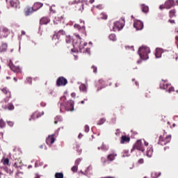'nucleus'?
Listing matches in <instances>:
<instances>
[{"label":"nucleus","instance_id":"0eeeda50","mask_svg":"<svg viewBox=\"0 0 178 178\" xmlns=\"http://www.w3.org/2000/svg\"><path fill=\"white\" fill-rule=\"evenodd\" d=\"M67 84V79L63 76H60L57 79L56 86L57 87H65Z\"/></svg>","mask_w":178,"mask_h":178},{"label":"nucleus","instance_id":"a19ab883","mask_svg":"<svg viewBox=\"0 0 178 178\" xmlns=\"http://www.w3.org/2000/svg\"><path fill=\"white\" fill-rule=\"evenodd\" d=\"M101 149L102 151H108V149H109V147H108V146L102 144V147H101Z\"/></svg>","mask_w":178,"mask_h":178},{"label":"nucleus","instance_id":"4be33fe9","mask_svg":"<svg viewBox=\"0 0 178 178\" xmlns=\"http://www.w3.org/2000/svg\"><path fill=\"white\" fill-rule=\"evenodd\" d=\"M42 3L40 2L35 3L33 6L32 7L33 10L35 12V10H38L40 8H42Z\"/></svg>","mask_w":178,"mask_h":178},{"label":"nucleus","instance_id":"4d7b16f0","mask_svg":"<svg viewBox=\"0 0 178 178\" xmlns=\"http://www.w3.org/2000/svg\"><path fill=\"white\" fill-rule=\"evenodd\" d=\"M144 163V160L143 159H140L138 160V163Z\"/></svg>","mask_w":178,"mask_h":178},{"label":"nucleus","instance_id":"bf43d9fd","mask_svg":"<svg viewBox=\"0 0 178 178\" xmlns=\"http://www.w3.org/2000/svg\"><path fill=\"white\" fill-rule=\"evenodd\" d=\"M96 8H97V9H102V6L98 5V6H96Z\"/></svg>","mask_w":178,"mask_h":178},{"label":"nucleus","instance_id":"a211bd4d","mask_svg":"<svg viewBox=\"0 0 178 178\" xmlns=\"http://www.w3.org/2000/svg\"><path fill=\"white\" fill-rule=\"evenodd\" d=\"M8 49V44L6 43L0 42V52H6Z\"/></svg>","mask_w":178,"mask_h":178},{"label":"nucleus","instance_id":"6e6552de","mask_svg":"<svg viewBox=\"0 0 178 178\" xmlns=\"http://www.w3.org/2000/svg\"><path fill=\"white\" fill-rule=\"evenodd\" d=\"M134 27L137 31L143 30V29H144V24H143V22H141L138 19H135L134 22Z\"/></svg>","mask_w":178,"mask_h":178},{"label":"nucleus","instance_id":"052dcab7","mask_svg":"<svg viewBox=\"0 0 178 178\" xmlns=\"http://www.w3.org/2000/svg\"><path fill=\"white\" fill-rule=\"evenodd\" d=\"M71 97H72V98H74V97H76V93L72 92V93L71 94Z\"/></svg>","mask_w":178,"mask_h":178},{"label":"nucleus","instance_id":"c85d7f7f","mask_svg":"<svg viewBox=\"0 0 178 178\" xmlns=\"http://www.w3.org/2000/svg\"><path fill=\"white\" fill-rule=\"evenodd\" d=\"M6 108L8 111H13V109H15V106H13V104L10 103L7 105Z\"/></svg>","mask_w":178,"mask_h":178},{"label":"nucleus","instance_id":"473e14b6","mask_svg":"<svg viewBox=\"0 0 178 178\" xmlns=\"http://www.w3.org/2000/svg\"><path fill=\"white\" fill-rule=\"evenodd\" d=\"M6 126V123H5V121H3V119L0 120V129H3Z\"/></svg>","mask_w":178,"mask_h":178},{"label":"nucleus","instance_id":"680f3d73","mask_svg":"<svg viewBox=\"0 0 178 178\" xmlns=\"http://www.w3.org/2000/svg\"><path fill=\"white\" fill-rule=\"evenodd\" d=\"M3 170H5V168H0V175H2V172H2V171H3Z\"/></svg>","mask_w":178,"mask_h":178},{"label":"nucleus","instance_id":"603ef678","mask_svg":"<svg viewBox=\"0 0 178 178\" xmlns=\"http://www.w3.org/2000/svg\"><path fill=\"white\" fill-rule=\"evenodd\" d=\"M92 69L93 70V73H97V67L95 66H92Z\"/></svg>","mask_w":178,"mask_h":178},{"label":"nucleus","instance_id":"ddd939ff","mask_svg":"<svg viewBox=\"0 0 178 178\" xmlns=\"http://www.w3.org/2000/svg\"><path fill=\"white\" fill-rule=\"evenodd\" d=\"M55 143V138H54V135H49L48 138L46 139V143L47 145H52Z\"/></svg>","mask_w":178,"mask_h":178},{"label":"nucleus","instance_id":"79ce46f5","mask_svg":"<svg viewBox=\"0 0 178 178\" xmlns=\"http://www.w3.org/2000/svg\"><path fill=\"white\" fill-rule=\"evenodd\" d=\"M2 162L3 163V165H5L6 166L9 165V159H4L3 160H2Z\"/></svg>","mask_w":178,"mask_h":178},{"label":"nucleus","instance_id":"f8f14e48","mask_svg":"<svg viewBox=\"0 0 178 178\" xmlns=\"http://www.w3.org/2000/svg\"><path fill=\"white\" fill-rule=\"evenodd\" d=\"M10 70L15 73H20L22 72V69L19 66H15L13 64H9Z\"/></svg>","mask_w":178,"mask_h":178},{"label":"nucleus","instance_id":"39448f33","mask_svg":"<svg viewBox=\"0 0 178 178\" xmlns=\"http://www.w3.org/2000/svg\"><path fill=\"white\" fill-rule=\"evenodd\" d=\"M123 27H124L123 21H117L113 23V31H120V30H123Z\"/></svg>","mask_w":178,"mask_h":178},{"label":"nucleus","instance_id":"338daca9","mask_svg":"<svg viewBox=\"0 0 178 178\" xmlns=\"http://www.w3.org/2000/svg\"><path fill=\"white\" fill-rule=\"evenodd\" d=\"M81 137H83V134H79V138H81Z\"/></svg>","mask_w":178,"mask_h":178},{"label":"nucleus","instance_id":"f3484780","mask_svg":"<svg viewBox=\"0 0 178 178\" xmlns=\"http://www.w3.org/2000/svg\"><path fill=\"white\" fill-rule=\"evenodd\" d=\"M116 156H118V154L113 152L107 156V159L110 162H113V161H115V158H116Z\"/></svg>","mask_w":178,"mask_h":178},{"label":"nucleus","instance_id":"423d86ee","mask_svg":"<svg viewBox=\"0 0 178 178\" xmlns=\"http://www.w3.org/2000/svg\"><path fill=\"white\" fill-rule=\"evenodd\" d=\"M134 149H138V151H141L142 152H144V151H145V149L144 148V146L143 145V142L141 141V140H138L135 143L133 149L131 150V152H133V151H134Z\"/></svg>","mask_w":178,"mask_h":178},{"label":"nucleus","instance_id":"de8ad7c7","mask_svg":"<svg viewBox=\"0 0 178 178\" xmlns=\"http://www.w3.org/2000/svg\"><path fill=\"white\" fill-rule=\"evenodd\" d=\"M85 131L86 133H88L90 131V127L88 125L85 126Z\"/></svg>","mask_w":178,"mask_h":178},{"label":"nucleus","instance_id":"a18cd8bd","mask_svg":"<svg viewBox=\"0 0 178 178\" xmlns=\"http://www.w3.org/2000/svg\"><path fill=\"white\" fill-rule=\"evenodd\" d=\"M122 156L123 158H124V156H130V154H129V151L126 150Z\"/></svg>","mask_w":178,"mask_h":178},{"label":"nucleus","instance_id":"e433bc0d","mask_svg":"<svg viewBox=\"0 0 178 178\" xmlns=\"http://www.w3.org/2000/svg\"><path fill=\"white\" fill-rule=\"evenodd\" d=\"M62 19H63V17H55L54 20V24H58V22H59V20H62Z\"/></svg>","mask_w":178,"mask_h":178},{"label":"nucleus","instance_id":"8fccbe9b","mask_svg":"<svg viewBox=\"0 0 178 178\" xmlns=\"http://www.w3.org/2000/svg\"><path fill=\"white\" fill-rule=\"evenodd\" d=\"M101 161H102V163H104V165H105V163H106V159L105 157H102Z\"/></svg>","mask_w":178,"mask_h":178},{"label":"nucleus","instance_id":"bb28decb","mask_svg":"<svg viewBox=\"0 0 178 178\" xmlns=\"http://www.w3.org/2000/svg\"><path fill=\"white\" fill-rule=\"evenodd\" d=\"M140 6H141L142 11H143L144 13H147L148 10H149V8H148V6H145L144 4H141Z\"/></svg>","mask_w":178,"mask_h":178},{"label":"nucleus","instance_id":"9b49d317","mask_svg":"<svg viewBox=\"0 0 178 178\" xmlns=\"http://www.w3.org/2000/svg\"><path fill=\"white\" fill-rule=\"evenodd\" d=\"M172 136L168 135L166 136L165 140H163L162 139V136H160L159 138V144H161V145H166V144H168V143H170V138H171Z\"/></svg>","mask_w":178,"mask_h":178},{"label":"nucleus","instance_id":"5fc2aeb1","mask_svg":"<svg viewBox=\"0 0 178 178\" xmlns=\"http://www.w3.org/2000/svg\"><path fill=\"white\" fill-rule=\"evenodd\" d=\"M40 106H42V107L47 106V103H45V102H42L40 103Z\"/></svg>","mask_w":178,"mask_h":178},{"label":"nucleus","instance_id":"dca6fc26","mask_svg":"<svg viewBox=\"0 0 178 178\" xmlns=\"http://www.w3.org/2000/svg\"><path fill=\"white\" fill-rule=\"evenodd\" d=\"M65 31L61 30V31H59L57 33L54 34L52 38L53 40H56V38L59 40V35H65Z\"/></svg>","mask_w":178,"mask_h":178},{"label":"nucleus","instance_id":"c03bdc74","mask_svg":"<svg viewBox=\"0 0 178 178\" xmlns=\"http://www.w3.org/2000/svg\"><path fill=\"white\" fill-rule=\"evenodd\" d=\"M77 169H78V167H77V165H74L72 168H71V170L74 172V173H75V172H77Z\"/></svg>","mask_w":178,"mask_h":178},{"label":"nucleus","instance_id":"5701e85b","mask_svg":"<svg viewBox=\"0 0 178 178\" xmlns=\"http://www.w3.org/2000/svg\"><path fill=\"white\" fill-rule=\"evenodd\" d=\"M130 141V138L126 136H122L121 137L120 143L121 144H126V143H129Z\"/></svg>","mask_w":178,"mask_h":178},{"label":"nucleus","instance_id":"a878e982","mask_svg":"<svg viewBox=\"0 0 178 178\" xmlns=\"http://www.w3.org/2000/svg\"><path fill=\"white\" fill-rule=\"evenodd\" d=\"M62 120H63L62 116L60 115L56 116V118H54V124H58V122H62Z\"/></svg>","mask_w":178,"mask_h":178},{"label":"nucleus","instance_id":"774afa93","mask_svg":"<svg viewBox=\"0 0 178 178\" xmlns=\"http://www.w3.org/2000/svg\"><path fill=\"white\" fill-rule=\"evenodd\" d=\"M84 101H87V99H84V100L81 101V104H84Z\"/></svg>","mask_w":178,"mask_h":178},{"label":"nucleus","instance_id":"3c124183","mask_svg":"<svg viewBox=\"0 0 178 178\" xmlns=\"http://www.w3.org/2000/svg\"><path fill=\"white\" fill-rule=\"evenodd\" d=\"M54 8H55V6H52L51 7H50V12L55 13V9H54Z\"/></svg>","mask_w":178,"mask_h":178},{"label":"nucleus","instance_id":"864d4df0","mask_svg":"<svg viewBox=\"0 0 178 178\" xmlns=\"http://www.w3.org/2000/svg\"><path fill=\"white\" fill-rule=\"evenodd\" d=\"M26 81L27 83H29V84H31V78L30 77L26 78Z\"/></svg>","mask_w":178,"mask_h":178},{"label":"nucleus","instance_id":"4c0bfd02","mask_svg":"<svg viewBox=\"0 0 178 178\" xmlns=\"http://www.w3.org/2000/svg\"><path fill=\"white\" fill-rule=\"evenodd\" d=\"M100 19H103V20H106V19H108V15H106L105 13H102L100 15Z\"/></svg>","mask_w":178,"mask_h":178},{"label":"nucleus","instance_id":"9d476101","mask_svg":"<svg viewBox=\"0 0 178 178\" xmlns=\"http://www.w3.org/2000/svg\"><path fill=\"white\" fill-rule=\"evenodd\" d=\"M42 115H44V111L35 112L33 114L31 115V118H29V122H31L32 120H35V118L38 119V118H41Z\"/></svg>","mask_w":178,"mask_h":178},{"label":"nucleus","instance_id":"b1692460","mask_svg":"<svg viewBox=\"0 0 178 178\" xmlns=\"http://www.w3.org/2000/svg\"><path fill=\"white\" fill-rule=\"evenodd\" d=\"M49 22H51L49 18L44 17L40 19V24H48Z\"/></svg>","mask_w":178,"mask_h":178},{"label":"nucleus","instance_id":"f704fd0d","mask_svg":"<svg viewBox=\"0 0 178 178\" xmlns=\"http://www.w3.org/2000/svg\"><path fill=\"white\" fill-rule=\"evenodd\" d=\"M106 122V120L105 118H101L99 121L98 122L97 124L99 126H101L102 124H104Z\"/></svg>","mask_w":178,"mask_h":178},{"label":"nucleus","instance_id":"412c9836","mask_svg":"<svg viewBox=\"0 0 178 178\" xmlns=\"http://www.w3.org/2000/svg\"><path fill=\"white\" fill-rule=\"evenodd\" d=\"M153 152H154V149H152V146L149 145L146 152L147 156H148V158H151V156H152Z\"/></svg>","mask_w":178,"mask_h":178},{"label":"nucleus","instance_id":"13d9d810","mask_svg":"<svg viewBox=\"0 0 178 178\" xmlns=\"http://www.w3.org/2000/svg\"><path fill=\"white\" fill-rule=\"evenodd\" d=\"M143 143L145 144V147H148V143L143 140Z\"/></svg>","mask_w":178,"mask_h":178},{"label":"nucleus","instance_id":"cd10ccee","mask_svg":"<svg viewBox=\"0 0 178 178\" xmlns=\"http://www.w3.org/2000/svg\"><path fill=\"white\" fill-rule=\"evenodd\" d=\"M79 90L80 91H82V92H87V86H86L84 84H81L79 86Z\"/></svg>","mask_w":178,"mask_h":178},{"label":"nucleus","instance_id":"2eb2a0df","mask_svg":"<svg viewBox=\"0 0 178 178\" xmlns=\"http://www.w3.org/2000/svg\"><path fill=\"white\" fill-rule=\"evenodd\" d=\"M168 87H169V85L168 83V81L162 80L161 83H160V88L161 90H166V88H168Z\"/></svg>","mask_w":178,"mask_h":178},{"label":"nucleus","instance_id":"ea45409f","mask_svg":"<svg viewBox=\"0 0 178 178\" xmlns=\"http://www.w3.org/2000/svg\"><path fill=\"white\" fill-rule=\"evenodd\" d=\"M65 41L67 44H72V38H70V36H66Z\"/></svg>","mask_w":178,"mask_h":178},{"label":"nucleus","instance_id":"f257e3e1","mask_svg":"<svg viewBox=\"0 0 178 178\" xmlns=\"http://www.w3.org/2000/svg\"><path fill=\"white\" fill-rule=\"evenodd\" d=\"M77 42L73 43L74 49H72V52H83V54H88L90 55V49L87 48L86 49H84V47L87 46V42H83L81 40V38H80V35L77 34H74Z\"/></svg>","mask_w":178,"mask_h":178},{"label":"nucleus","instance_id":"09e8293b","mask_svg":"<svg viewBox=\"0 0 178 178\" xmlns=\"http://www.w3.org/2000/svg\"><path fill=\"white\" fill-rule=\"evenodd\" d=\"M168 92L170 94L172 93V92H175V88H173V87L170 88L169 90H168Z\"/></svg>","mask_w":178,"mask_h":178},{"label":"nucleus","instance_id":"0e129e2a","mask_svg":"<svg viewBox=\"0 0 178 178\" xmlns=\"http://www.w3.org/2000/svg\"><path fill=\"white\" fill-rule=\"evenodd\" d=\"M169 22L171 23V24H173V23H175V20H173V19H170V20H169Z\"/></svg>","mask_w":178,"mask_h":178},{"label":"nucleus","instance_id":"69168bd1","mask_svg":"<svg viewBox=\"0 0 178 178\" xmlns=\"http://www.w3.org/2000/svg\"><path fill=\"white\" fill-rule=\"evenodd\" d=\"M89 2L90 3H94V2H95V0H90Z\"/></svg>","mask_w":178,"mask_h":178},{"label":"nucleus","instance_id":"e2e57ef3","mask_svg":"<svg viewBox=\"0 0 178 178\" xmlns=\"http://www.w3.org/2000/svg\"><path fill=\"white\" fill-rule=\"evenodd\" d=\"M79 10L83 12V10H84V5L82 4V9H79Z\"/></svg>","mask_w":178,"mask_h":178},{"label":"nucleus","instance_id":"c756f323","mask_svg":"<svg viewBox=\"0 0 178 178\" xmlns=\"http://www.w3.org/2000/svg\"><path fill=\"white\" fill-rule=\"evenodd\" d=\"M1 90L3 94H9V95H10V92H9V89H8V88H1Z\"/></svg>","mask_w":178,"mask_h":178},{"label":"nucleus","instance_id":"6ab92c4d","mask_svg":"<svg viewBox=\"0 0 178 178\" xmlns=\"http://www.w3.org/2000/svg\"><path fill=\"white\" fill-rule=\"evenodd\" d=\"M163 51L161 48H157L156 49V53H155V56L156 58H159L162 56V53Z\"/></svg>","mask_w":178,"mask_h":178},{"label":"nucleus","instance_id":"4468645a","mask_svg":"<svg viewBox=\"0 0 178 178\" xmlns=\"http://www.w3.org/2000/svg\"><path fill=\"white\" fill-rule=\"evenodd\" d=\"M9 3L12 8H15V9H20V5L19 2H16L13 0H10Z\"/></svg>","mask_w":178,"mask_h":178},{"label":"nucleus","instance_id":"37998d69","mask_svg":"<svg viewBox=\"0 0 178 178\" xmlns=\"http://www.w3.org/2000/svg\"><path fill=\"white\" fill-rule=\"evenodd\" d=\"M81 161H83V159H81V158L77 159L75 161V165H76V166H79V165H80V162H81Z\"/></svg>","mask_w":178,"mask_h":178},{"label":"nucleus","instance_id":"49530a36","mask_svg":"<svg viewBox=\"0 0 178 178\" xmlns=\"http://www.w3.org/2000/svg\"><path fill=\"white\" fill-rule=\"evenodd\" d=\"M7 123L10 127H13V124H15V123L12 121H8Z\"/></svg>","mask_w":178,"mask_h":178},{"label":"nucleus","instance_id":"2f4dec72","mask_svg":"<svg viewBox=\"0 0 178 178\" xmlns=\"http://www.w3.org/2000/svg\"><path fill=\"white\" fill-rule=\"evenodd\" d=\"M90 169H91V167H88L85 171V173L83 171H80V173H81V175H85L86 176H88V175H89L88 171L90 170Z\"/></svg>","mask_w":178,"mask_h":178},{"label":"nucleus","instance_id":"7c9ffc66","mask_svg":"<svg viewBox=\"0 0 178 178\" xmlns=\"http://www.w3.org/2000/svg\"><path fill=\"white\" fill-rule=\"evenodd\" d=\"M160 175H161V172H153L152 173V178H158V177H159Z\"/></svg>","mask_w":178,"mask_h":178},{"label":"nucleus","instance_id":"7ed1b4c3","mask_svg":"<svg viewBox=\"0 0 178 178\" xmlns=\"http://www.w3.org/2000/svg\"><path fill=\"white\" fill-rule=\"evenodd\" d=\"M138 54L140 58V60L137 61V63H141V60H147L149 59L148 54H151V50L147 46H143L139 47Z\"/></svg>","mask_w":178,"mask_h":178},{"label":"nucleus","instance_id":"393cba45","mask_svg":"<svg viewBox=\"0 0 178 178\" xmlns=\"http://www.w3.org/2000/svg\"><path fill=\"white\" fill-rule=\"evenodd\" d=\"M74 29H78V30H81V33H86V27L82 26L80 28V25L79 24H75L74 26Z\"/></svg>","mask_w":178,"mask_h":178},{"label":"nucleus","instance_id":"1a4fd4ad","mask_svg":"<svg viewBox=\"0 0 178 178\" xmlns=\"http://www.w3.org/2000/svg\"><path fill=\"white\" fill-rule=\"evenodd\" d=\"M173 5H175V1L173 0H168L167 1H165V6L163 7V6H159V9H161L162 10V9H170V8H172V6H173Z\"/></svg>","mask_w":178,"mask_h":178},{"label":"nucleus","instance_id":"58836bf2","mask_svg":"<svg viewBox=\"0 0 178 178\" xmlns=\"http://www.w3.org/2000/svg\"><path fill=\"white\" fill-rule=\"evenodd\" d=\"M56 178H63V174L60 172H57L55 175Z\"/></svg>","mask_w":178,"mask_h":178},{"label":"nucleus","instance_id":"20e7f679","mask_svg":"<svg viewBox=\"0 0 178 178\" xmlns=\"http://www.w3.org/2000/svg\"><path fill=\"white\" fill-rule=\"evenodd\" d=\"M13 166L14 168H15V169H17L16 177L22 178V176H23V172L20 171L22 170V168L23 166V162L22 161V159H15L14 161Z\"/></svg>","mask_w":178,"mask_h":178},{"label":"nucleus","instance_id":"f03ea898","mask_svg":"<svg viewBox=\"0 0 178 178\" xmlns=\"http://www.w3.org/2000/svg\"><path fill=\"white\" fill-rule=\"evenodd\" d=\"M60 112H62V108H64L68 112H73L74 111V102L72 100L66 101V96H63L60 98Z\"/></svg>","mask_w":178,"mask_h":178},{"label":"nucleus","instance_id":"c9c22d12","mask_svg":"<svg viewBox=\"0 0 178 178\" xmlns=\"http://www.w3.org/2000/svg\"><path fill=\"white\" fill-rule=\"evenodd\" d=\"M176 15V10H172L170 11V17H175Z\"/></svg>","mask_w":178,"mask_h":178},{"label":"nucleus","instance_id":"72a5a7b5","mask_svg":"<svg viewBox=\"0 0 178 178\" xmlns=\"http://www.w3.org/2000/svg\"><path fill=\"white\" fill-rule=\"evenodd\" d=\"M109 40H111V41H116V35L115 34H111L108 37Z\"/></svg>","mask_w":178,"mask_h":178},{"label":"nucleus","instance_id":"6e6d98bb","mask_svg":"<svg viewBox=\"0 0 178 178\" xmlns=\"http://www.w3.org/2000/svg\"><path fill=\"white\" fill-rule=\"evenodd\" d=\"M2 31H3V33H8V29H7V28L3 27V28H2Z\"/></svg>","mask_w":178,"mask_h":178},{"label":"nucleus","instance_id":"aec40b11","mask_svg":"<svg viewBox=\"0 0 178 178\" xmlns=\"http://www.w3.org/2000/svg\"><path fill=\"white\" fill-rule=\"evenodd\" d=\"M34 11V9L33 8L31 7H27L25 9V15L26 16H30V15H31Z\"/></svg>","mask_w":178,"mask_h":178}]
</instances>
